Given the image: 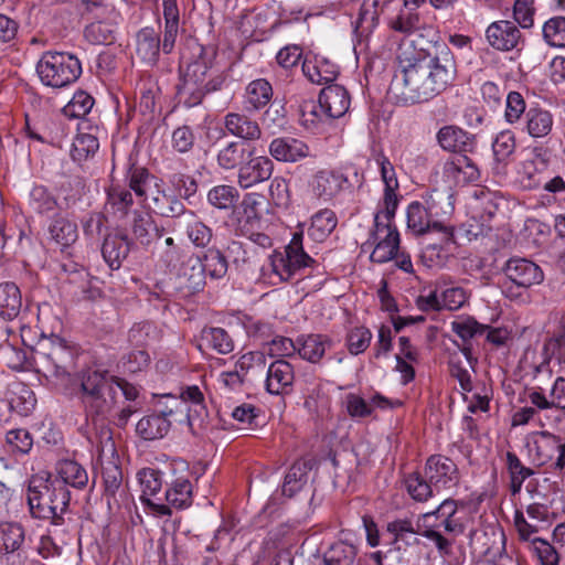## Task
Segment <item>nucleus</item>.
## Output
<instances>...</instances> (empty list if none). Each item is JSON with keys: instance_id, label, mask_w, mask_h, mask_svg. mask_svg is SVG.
I'll use <instances>...</instances> for the list:
<instances>
[{"instance_id": "nucleus-1", "label": "nucleus", "mask_w": 565, "mask_h": 565, "mask_svg": "<svg viewBox=\"0 0 565 565\" xmlns=\"http://www.w3.org/2000/svg\"><path fill=\"white\" fill-rule=\"evenodd\" d=\"M456 74V62L449 52L430 56L411 45L401 46L390 93L396 104L426 103L445 92L454 83Z\"/></svg>"}, {"instance_id": "nucleus-2", "label": "nucleus", "mask_w": 565, "mask_h": 565, "mask_svg": "<svg viewBox=\"0 0 565 565\" xmlns=\"http://www.w3.org/2000/svg\"><path fill=\"white\" fill-rule=\"evenodd\" d=\"M189 50L191 56H181L177 95L180 103L191 108L202 104L206 95L220 92L226 86L230 68L220 67L217 52L213 46L192 42Z\"/></svg>"}, {"instance_id": "nucleus-3", "label": "nucleus", "mask_w": 565, "mask_h": 565, "mask_svg": "<svg viewBox=\"0 0 565 565\" xmlns=\"http://www.w3.org/2000/svg\"><path fill=\"white\" fill-rule=\"evenodd\" d=\"M70 491L62 481L32 478L28 488V504L33 518L61 524L70 505Z\"/></svg>"}, {"instance_id": "nucleus-4", "label": "nucleus", "mask_w": 565, "mask_h": 565, "mask_svg": "<svg viewBox=\"0 0 565 565\" xmlns=\"http://www.w3.org/2000/svg\"><path fill=\"white\" fill-rule=\"evenodd\" d=\"M451 210L449 196L434 190L425 198V204L414 201L407 206V227L417 235L436 230L441 232L443 243L449 244L452 242L454 231L440 217L450 214Z\"/></svg>"}, {"instance_id": "nucleus-5", "label": "nucleus", "mask_w": 565, "mask_h": 565, "mask_svg": "<svg viewBox=\"0 0 565 565\" xmlns=\"http://www.w3.org/2000/svg\"><path fill=\"white\" fill-rule=\"evenodd\" d=\"M115 376L87 370L79 377V399L87 416L105 419L116 409Z\"/></svg>"}, {"instance_id": "nucleus-6", "label": "nucleus", "mask_w": 565, "mask_h": 565, "mask_svg": "<svg viewBox=\"0 0 565 565\" xmlns=\"http://www.w3.org/2000/svg\"><path fill=\"white\" fill-rule=\"evenodd\" d=\"M77 348L60 337H52L42 343L36 361L46 376L61 381L70 380L76 367Z\"/></svg>"}, {"instance_id": "nucleus-7", "label": "nucleus", "mask_w": 565, "mask_h": 565, "mask_svg": "<svg viewBox=\"0 0 565 565\" xmlns=\"http://www.w3.org/2000/svg\"><path fill=\"white\" fill-rule=\"evenodd\" d=\"M36 73L43 85L63 88L78 79L82 74V64L71 53L49 51L39 60Z\"/></svg>"}, {"instance_id": "nucleus-8", "label": "nucleus", "mask_w": 565, "mask_h": 565, "mask_svg": "<svg viewBox=\"0 0 565 565\" xmlns=\"http://www.w3.org/2000/svg\"><path fill=\"white\" fill-rule=\"evenodd\" d=\"M396 211L380 210L374 215V228L371 238L375 244L371 260L384 264L392 260L399 249V233L393 223Z\"/></svg>"}, {"instance_id": "nucleus-9", "label": "nucleus", "mask_w": 565, "mask_h": 565, "mask_svg": "<svg viewBox=\"0 0 565 565\" xmlns=\"http://www.w3.org/2000/svg\"><path fill=\"white\" fill-rule=\"evenodd\" d=\"M302 237V233H295L284 252H274L269 256L270 269L281 281H288L301 269L316 263L303 250Z\"/></svg>"}, {"instance_id": "nucleus-10", "label": "nucleus", "mask_w": 565, "mask_h": 565, "mask_svg": "<svg viewBox=\"0 0 565 565\" xmlns=\"http://www.w3.org/2000/svg\"><path fill=\"white\" fill-rule=\"evenodd\" d=\"M353 178L354 180L337 170H321L313 175L311 190L315 198L323 203H331L337 200L340 194L352 192L355 186H362L364 175L358 170H354Z\"/></svg>"}, {"instance_id": "nucleus-11", "label": "nucleus", "mask_w": 565, "mask_h": 565, "mask_svg": "<svg viewBox=\"0 0 565 565\" xmlns=\"http://www.w3.org/2000/svg\"><path fill=\"white\" fill-rule=\"evenodd\" d=\"M0 558L6 565H30L32 563L25 546V532L20 523H0Z\"/></svg>"}, {"instance_id": "nucleus-12", "label": "nucleus", "mask_w": 565, "mask_h": 565, "mask_svg": "<svg viewBox=\"0 0 565 565\" xmlns=\"http://www.w3.org/2000/svg\"><path fill=\"white\" fill-rule=\"evenodd\" d=\"M106 437L105 447L109 446V456H106L105 449H102L99 455L100 476L103 479L105 495L114 498L122 486V470L119 462V457L116 455L114 444L111 443L110 431L108 429L102 431Z\"/></svg>"}, {"instance_id": "nucleus-13", "label": "nucleus", "mask_w": 565, "mask_h": 565, "mask_svg": "<svg viewBox=\"0 0 565 565\" xmlns=\"http://www.w3.org/2000/svg\"><path fill=\"white\" fill-rule=\"evenodd\" d=\"M424 473L436 491L455 487L460 479L457 465L443 455H431L426 460Z\"/></svg>"}, {"instance_id": "nucleus-14", "label": "nucleus", "mask_w": 565, "mask_h": 565, "mask_svg": "<svg viewBox=\"0 0 565 565\" xmlns=\"http://www.w3.org/2000/svg\"><path fill=\"white\" fill-rule=\"evenodd\" d=\"M487 43L494 50L509 52L518 49L522 42V34L519 28L512 21L499 20L488 25L486 29Z\"/></svg>"}, {"instance_id": "nucleus-15", "label": "nucleus", "mask_w": 565, "mask_h": 565, "mask_svg": "<svg viewBox=\"0 0 565 565\" xmlns=\"http://www.w3.org/2000/svg\"><path fill=\"white\" fill-rule=\"evenodd\" d=\"M265 390L271 395H287L292 392L295 369L285 359H278L266 365Z\"/></svg>"}, {"instance_id": "nucleus-16", "label": "nucleus", "mask_w": 565, "mask_h": 565, "mask_svg": "<svg viewBox=\"0 0 565 565\" xmlns=\"http://www.w3.org/2000/svg\"><path fill=\"white\" fill-rule=\"evenodd\" d=\"M248 160L237 170V184L242 189H249L270 179L274 162L267 156L247 157Z\"/></svg>"}, {"instance_id": "nucleus-17", "label": "nucleus", "mask_w": 565, "mask_h": 565, "mask_svg": "<svg viewBox=\"0 0 565 565\" xmlns=\"http://www.w3.org/2000/svg\"><path fill=\"white\" fill-rule=\"evenodd\" d=\"M137 477L141 489V501L160 515H171V510L168 505L152 500L161 492L163 484L162 472L153 468H145L138 472Z\"/></svg>"}, {"instance_id": "nucleus-18", "label": "nucleus", "mask_w": 565, "mask_h": 565, "mask_svg": "<svg viewBox=\"0 0 565 565\" xmlns=\"http://www.w3.org/2000/svg\"><path fill=\"white\" fill-rule=\"evenodd\" d=\"M439 147L452 153H467L477 147L476 136L455 125L443 126L436 134Z\"/></svg>"}, {"instance_id": "nucleus-19", "label": "nucleus", "mask_w": 565, "mask_h": 565, "mask_svg": "<svg viewBox=\"0 0 565 565\" xmlns=\"http://www.w3.org/2000/svg\"><path fill=\"white\" fill-rule=\"evenodd\" d=\"M422 522L418 518L416 529L409 519H396L388 522L386 532L390 535L391 550L386 554L388 555L393 551H406L409 546L418 545L419 539L417 535H419Z\"/></svg>"}, {"instance_id": "nucleus-20", "label": "nucleus", "mask_w": 565, "mask_h": 565, "mask_svg": "<svg viewBox=\"0 0 565 565\" xmlns=\"http://www.w3.org/2000/svg\"><path fill=\"white\" fill-rule=\"evenodd\" d=\"M505 276L518 287L530 288L544 279L539 265L525 258H511L504 266Z\"/></svg>"}, {"instance_id": "nucleus-21", "label": "nucleus", "mask_w": 565, "mask_h": 565, "mask_svg": "<svg viewBox=\"0 0 565 565\" xmlns=\"http://www.w3.org/2000/svg\"><path fill=\"white\" fill-rule=\"evenodd\" d=\"M350 104V95L341 85H328L320 92L319 108L326 118L335 119L344 116Z\"/></svg>"}, {"instance_id": "nucleus-22", "label": "nucleus", "mask_w": 565, "mask_h": 565, "mask_svg": "<svg viewBox=\"0 0 565 565\" xmlns=\"http://www.w3.org/2000/svg\"><path fill=\"white\" fill-rule=\"evenodd\" d=\"M527 398L531 405L540 411L559 409L565 411V379L558 376L550 391L548 396L542 386H533L527 392Z\"/></svg>"}, {"instance_id": "nucleus-23", "label": "nucleus", "mask_w": 565, "mask_h": 565, "mask_svg": "<svg viewBox=\"0 0 565 565\" xmlns=\"http://www.w3.org/2000/svg\"><path fill=\"white\" fill-rule=\"evenodd\" d=\"M223 124L230 135L243 141H256L260 139L263 134L259 124L244 113H227L224 116Z\"/></svg>"}, {"instance_id": "nucleus-24", "label": "nucleus", "mask_w": 565, "mask_h": 565, "mask_svg": "<svg viewBox=\"0 0 565 565\" xmlns=\"http://www.w3.org/2000/svg\"><path fill=\"white\" fill-rule=\"evenodd\" d=\"M269 154L281 162H296L307 158L310 153L309 147L301 140L291 137H278L268 146Z\"/></svg>"}, {"instance_id": "nucleus-25", "label": "nucleus", "mask_w": 565, "mask_h": 565, "mask_svg": "<svg viewBox=\"0 0 565 565\" xmlns=\"http://www.w3.org/2000/svg\"><path fill=\"white\" fill-rule=\"evenodd\" d=\"M3 394L9 408L21 416H28L35 407L36 398L33 391L22 382H7Z\"/></svg>"}, {"instance_id": "nucleus-26", "label": "nucleus", "mask_w": 565, "mask_h": 565, "mask_svg": "<svg viewBox=\"0 0 565 565\" xmlns=\"http://www.w3.org/2000/svg\"><path fill=\"white\" fill-rule=\"evenodd\" d=\"M375 162L380 168L381 178L384 183L382 210L396 211L398 205L397 191L399 189V183L395 168L390 159L383 153L376 154Z\"/></svg>"}, {"instance_id": "nucleus-27", "label": "nucleus", "mask_w": 565, "mask_h": 565, "mask_svg": "<svg viewBox=\"0 0 565 565\" xmlns=\"http://www.w3.org/2000/svg\"><path fill=\"white\" fill-rule=\"evenodd\" d=\"M206 275L203 269L201 256L191 255L180 266L178 279L180 287L194 294L203 290Z\"/></svg>"}, {"instance_id": "nucleus-28", "label": "nucleus", "mask_w": 565, "mask_h": 565, "mask_svg": "<svg viewBox=\"0 0 565 565\" xmlns=\"http://www.w3.org/2000/svg\"><path fill=\"white\" fill-rule=\"evenodd\" d=\"M130 232L137 242L149 246L154 239L163 236L164 228L156 224L150 213L135 210L130 221Z\"/></svg>"}, {"instance_id": "nucleus-29", "label": "nucleus", "mask_w": 565, "mask_h": 565, "mask_svg": "<svg viewBox=\"0 0 565 565\" xmlns=\"http://www.w3.org/2000/svg\"><path fill=\"white\" fill-rule=\"evenodd\" d=\"M537 455L541 463L552 461V467L556 471L565 469V443L561 437L550 433H542V439L536 441Z\"/></svg>"}, {"instance_id": "nucleus-30", "label": "nucleus", "mask_w": 565, "mask_h": 565, "mask_svg": "<svg viewBox=\"0 0 565 565\" xmlns=\"http://www.w3.org/2000/svg\"><path fill=\"white\" fill-rule=\"evenodd\" d=\"M274 89L265 78L249 82L244 92L243 106L247 113H257L264 109L271 100Z\"/></svg>"}, {"instance_id": "nucleus-31", "label": "nucleus", "mask_w": 565, "mask_h": 565, "mask_svg": "<svg viewBox=\"0 0 565 565\" xmlns=\"http://www.w3.org/2000/svg\"><path fill=\"white\" fill-rule=\"evenodd\" d=\"M332 347V340L324 334H302L297 338V353L302 360L318 363L327 350Z\"/></svg>"}, {"instance_id": "nucleus-32", "label": "nucleus", "mask_w": 565, "mask_h": 565, "mask_svg": "<svg viewBox=\"0 0 565 565\" xmlns=\"http://www.w3.org/2000/svg\"><path fill=\"white\" fill-rule=\"evenodd\" d=\"M303 75L313 84L324 85L333 82L338 76V66L328 58L315 55L302 63Z\"/></svg>"}, {"instance_id": "nucleus-33", "label": "nucleus", "mask_w": 565, "mask_h": 565, "mask_svg": "<svg viewBox=\"0 0 565 565\" xmlns=\"http://www.w3.org/2000/svg\"><path fill=\"white\" fill-rule=\"evenodd\" d=\"M131 245L132 241L127 234H109L105 237L102 254L111 269L120 267L124 259L129 255Z\"/></svg>"}, {"instance_id": "nucleus-34", "label": "nucleus", "mask_w": 565, "mask_h": 565, "mask_svg": "<svg viewBox=\"0 0 565 565\" xmlns=\"http://www.w3.org/2000/svg\"><path fill=\"white\" fill-rule=\"evenodd\" d=\"M166 483L164 498L170 509L183 510L191 507L193 502V486L188 477L178 476Z\"/></svg>"}, {"instance_id": "nucleus-35", "label": "nucleus", "mask_w": 565, "mask_h": 565, "mask_svg": "<svg viewBox=\"0 0 565 565\" xmlns=\"http://www.w3.org/2000/svg\"><path fill=\"white\" fill-rule=\"evenodd\" d=\"M255 147H250L243 141L233 140L223 146L216 156L217 164L223 170L239 169L247 157H252Z\"/></svg>"}, {"instance_id": "nucleus-36", "label": "nucleus", "mask_w": 565, "mask_h": 565, "mask_svg": "<svg viewBox=\"0 0 565 565\" xmlns=\"http://www.w3.org/2000/svg\"><path fill=\"white\" fill-rule=\"evenodd\" d=\"M553 122V115L548 110L530 107L520 127L532 138H543L552 131Z\"/></svg>"}, {"instance_id": "nucleus-37", "label": "nucleus", "mask_w": 565, "mask_h": 565, "mask_svg": "<svg viewBox=\"0 0 565 565\" xmlns=\"http://www.w3.org/2000/svg\"><path fill=\"white\" fill-rule=\"evenodd\" d=\"M86 124L83 122L78 127V134L73 140L71 156L74 161H85L93 157L99 149V140L97 136V128L89 127V131H84Z\"/></svg>"}, {"instance_id": "nucleus-38", "label": "nucleus", "mask_w": 565, "mask_h": 565, "mask_svg": "<svg viewBox=\"0 0 565 565\" xmlns=\"http://www.w3.org/2000/svg\"><path fill=\"white\" fill-rule=\"evenodd\" d=\"M171 414L172 411L143 416L136 425V433L145 440L163 438L171 427V422L168 419Z\"/></svg>"}, {"instance_id": "nucleus-39", "label": "nucleus", "mask_w": 565, "mask_h": 565, "mask_svg": "<svg viewBox=\"0 0 565 565\" xmlns=\"http://www.w3.org/2000/svg\"><path fill=\"white\" fill-rule=\"evenodd\" d=\"M106 212L117 218L126 217L134 205V196L130 190L120 184H111L106 190Z\"/></svg>"}, {"instance_id": "nucleus-40", "label": "nucleus", "mask_w": 565, "mask_h": 565, "mask_svg": "<svg viewBox=\"0 0 565 565\" xmlns=\"http://www.w3.org/2000/svg\"><path fill=\"white\" fill-rule=\"evenodd\" d=\"M51 238L62 248L72 246L78 238V228L75 221L66 215L56 214L50 226Z\"/></svg>"}, {"instance_id": "nucleus-41", "label": "nucleus", "mask_w": 565, "mask_h": 565, "mask_svg": "<svg viewBox=\"0 0 565 565\" xmlns=\"http://www.w3.org/2000/svg\"><path fill=\"white\" fill-rule=\"evenodd\" d=\"M164 31L161 49L163 53L172 52L179 33V8L177 0H162Z\"/></svg>"}, {"instance_id": "nucleus-42", "label": "nucleus", "mask_w": 565, "mask_h": 565, "mask_svg": "<svg viewBox=\"0 0 565 565\" xmlns=\"http://www.w3.org/2000/svg\"><path fill=\"white\" fill-rule=\"evenodd\" d=\"M56 477L53 480L62 481L63 487L71 486L75 489H84L88 483L86 469L75 460H62L56 467Z\"/></svg>"}, {"instance_id": "nucleus-43", "label": "nucleus", "mask_w": 565, "mask_h": 565, "mask_svg": "<svg viewBox=\"0 0 565 565\" xmlns=\"http://www.w3.org/2000/svg\"><path fill=\"white\" fill-rule=\"evenodd\" d=\"M160 47V39L152 28H143L137 33L136 52L143 62L156 63Z\"/></svg>"}, {"instance_id": "nucleus-44", "label": "nucleus", "mask_w": 565, "mask_h": 565, "mask_svg": "<svg viewBox=\"0 0 565 565\" xmlns=\"http://www.w3.org/2000/svg\"><path fill=\"white\" fill-rule=\"evenodd\" d=\"M22 308V297L19 287L13 282L0 285V316L4 320L15 319Z\"/></svg>"}, {"instance_id": "nucleus-45", "label": "nucleus", "mask_w": 565, "mask_h": 565, "mask_svg": "<svg viewBox=\"0 0 565 565\" xmlns=\"http://www.w3.org/2000/svg\"><path fill=\"white\" fill-rule=\"evenodd\" d=\"M154 177L145 167L129 162L126 173L125 182L128 185V190L132 191L135 195L142 201L147 200V188Z\"/></svg>"}, {"instance_id": "nucleus-46", "label": "nucleus", "mask_w": 565, "mask_h": 565, "mask_svg": "<svg viewBox=\"0 0 565 565\" xmlns=\"http://www.w3.org/2000/svg\"><path fill=\"white\" fill-rule=\"evenodd\" d=\"M505 466L510 477V492L515 495L521 492L524 481L534 475V470L524 466L512 451L505 454Z\"/></svg>"}, {"instance_id": "nucleus-47", "label": "nucleus", "mask_w": 565, "mask_h": 565, "mask_svg": "<svg viewBox=\"0 0 565 565\" xmlns=\"http://www.w3.org/2000/svg\"><path fill=\"white\" fill-rule=\"evenodd\" d=\"M337 224L338 218L332 210H320L312 215L308 234L313 241L322 242L333 232Z\"/></svg>"}, {"instance_id": "nucleus-48", "label": "nucleus", "mask_w": 565, "mask_h": 565, "mask_svg": "<svg viewBox=\"0 0 565 565\" xmlns=\"http://www.w3.org/2000/svg\"><path fill=\"white\" fill-rule=\"evenodd\" d=\"M152 203L157 214L163 217H178L186 214L183 202L175 194L164 190H158L152 198Z\"/></svg>"}, {"instance_id": "nucleus-49", "label": "nucleus", "mask_w": 565, "mask_h": 565, "mask_svg": "<svg viewBox=\"0 0 565 565\" xmlns=\"http://www.w3.org/2000/svg\"><path fill=\"white\" fill-rule=\"evenodd\" d=\"M405 488L408 495L416 502H427L434 498L436 489L424 475L419 472L409 473L405 478Z\"/></svg>"}, {"instance_id": "nucleus-50", "label": "nucleus", "mask_w": 565, "mask_h": 565, "mask_svg": "<svg viewBox=\"0 0 565 565\" xmlns=\"http://www.w3.org/2000/svg\"><path fill=\"white\" fill-rule=\"evenodd\" d=\"M380 14L372 8L362 3L356 20L353 22L354 35L358 43L367 41L379 24Z\"/></svg>"}, {"instance_id": "nucleus-51", "label": "nucleus", "mask_w": 565, "mask_h": 565, "mask_svg": "<svg viewBox=\"0 0 565 565\" xmlns=\"http://www.w3.org/2000/svg\"><path fill=\"white\" fill-rule=\"evenodd\" d=\"M186 214L185 233L188 238L195 247H206L213 237L212 228L201 221L192 211H189Z\"/></svg>"}, {"instance_id": "nucleus-52", "label": "nucleus", "mask_w": 565, "mask_h": 565, "mask_svg": "<svg viewBox=\"0 0 565 565\" xmlns=\"http://www.w3.org/2000/svg\"><path fill=\"white\" fill-rule=\"evenodd\" d=\"M310 466L307 461H296L288 470L282 484V493L292 497L307 483Z\"/></svg>"}, {"instance_id": "nucleus-53", "label": "nucleus", "mask_w": 565, "mask_h": 565, "mask_svg": "<svg viewBox=\"0 0 565 565\" xmlns=\"http://www.w3.org/2000/svg\"><path fill=\"white\" fill-rule=\"evenodd\" d=\"M207 202L218 210H231L239 199L238 190L228 184H218L209 190Z\"/></svg>"}, {"instance_id": "nucleus-54", "label": "nucleus", "mask_w": 565, "mask_h": 565, "mask_svg": "<svg viewBox=\"0 0 565 565\" xmlns=\"http://www.w3.org/2000/svg\"><path fill=\"white\" fill-rule=\"evenodd\" d=\"M203 269L211 279L223 278L228 269L226 256L218 248H209L201 256Z\"/></svg>"}, {"instance_id": "nucleus-55", "label": "nucleus", "mask_w": 565, "mask_h": 565, "mask_svg": "<svg viewBox=\"0 0 565 565\" xmlns=\"http://www.w3.org/2000/svg\"><path fill=\"white\" fill-rule=\"evenodd\" d=\"M202 342L220 354H228L234 350V342L223 328L212 327L202 331Z\"/></svg>"}, {"instance_id": "nucleus-56", "label": "nucleus", "mask_w": 565, "mask_h": 565, "mask_svg": "<svg viewBox=\"0 0 565 565\" xmlns=\"http://www.w3.org/2000/svg\"><path fill=\"white\" fill-rule=\"evenodd\" d=\"M356 546L343 541L333 543L323 555L326 565H353Z\"/></svg>"}, {"instance_id": "nucleus-57", "label": "nucleus", "mask_w": 565, "mask_h": 565, "mask_svg": "<svg viewBox=\"0 0 565 565\" xmlns=\"http://www.w3.org/2000/svg\"><path fill=\"white\" fill-rule=\"evenodd\" d=\"M29 206L38 214H47L57 207V200L45 186L34 185L29 194Z\"/></svg>"}, {"instance_id": "nucleus-58", "label": "nucleus", "mask_w": 565, "mask_h": 565, "mask_svg": "<svg viewBox=\"0 0 565 565\" xmlns=\"http://www.w3.org/2000/svg\"><path fill=\"white\" fill-rule=\"evenodd\" d=\"M93 22H118L119 13L114 6L92 0H84V12Z\"/></svg>"}, {"instance_id": "nucleus-59", "label": "nucleus", "mask_w": 565, "mask_h": 565, "mask_svg": "<svg viewBox=\"0 0 565 565\" xmlns=\"http://www.w3.org/2000/svg\"><path fill=\"white\" fill-rule=\"evenodd\" d=\"M526 103L519 92H510L505 99L504 119L510 125H522L523 116L525 117Z\"/></svg>"}, {"instance_id": "nucleus-60", "label": "nucleus", "mask_w": 565, "mask_h": 565, "mask_svg": "<svg viewBox=\"0 0 565 565\" xmlns=\"http://www.w3.org/2000/svg\"><path fill=\"white\" fill-rule=\"evenodd\" d=\"M118 22H90L84 31L85 39L92 44H109L114 41L115 25Z\"/></svg>"}, {"instance_id": "nucleus-61", "label": "nucleus", "mask_w": 565, "mask_h": 565, "mask_svg": "<svg viewBox=\"0 0 565 565\" xmlns=\"http://www.w3.org/2000/svg\"><path fill=\"white\" fill-rule=\"evenodd\" d=\"M546 43L555 47H565V17L558 15L548 19L542 28Z\"/></svg>"}, {"instance_id": "nucleus-62", "label": "nucleus", "mask_w": 565, "mask_h": 565, "mask_svg": "<svg viewBox=\"0 0 565 565\" xmlns=\"http://www.w3.org/2000/svg\"><path fill=\"white\" fill-rule=\"evenodd\" d=\"M93 106L94 98L88 93L78 90L62 110L66 117L82 118L92 110Z\"/></svg>"}, {"instance_id": "nucleus-63", "label": "nucleus", "mask_w": 565, "mask_h": 565, "mask_svg": "<svg viewBox=\"0 0 565 565\" xmlns=\"http://www.w3.org/2000/svg\"><path fill=\"white\" fill-rule=\"evenodd\" d=\"M266 356L260 351H250L244 353L238 358L235 363V369L242 374L245 379L249 373H260L266 369Z\"/></svg>"}, {"instance_id": "nucleus-64", "label": "nucleus", "mask_w": 565, "mask_h": 565, "mask_svg": "<svg viewBox=\"0 0 565 565\" xmlns=\"http://www.w3.org/2000/svg\"><path fill=\"white\" fill-rule=\"evenodd\" d=\"M531 548L541 565H558L559 554L556 548L546 540L534 537Z\"/></svg>"}]
</instances>
